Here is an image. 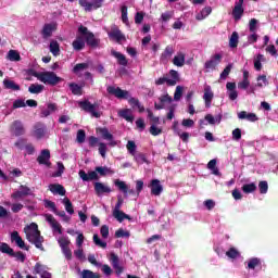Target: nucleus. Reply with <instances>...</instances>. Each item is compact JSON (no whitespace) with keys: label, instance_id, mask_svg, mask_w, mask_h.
<instances>
[{"label":"nucleus","instance_id":"obj_11","mask_svg":"<svg viewBox=\"0 0 278 278\" xmlns=\"http://www.w3.org/2000/svg\"><path fill=\"white\" fill-rule=\"evenodd\" d=\"M93 188L97 197H103V194H110L112 192V188L103 182H94Z\"/></svg>","mask_w":278,"mask_h":278},{"label":"nucleus","instance_id":"obj_22","mask_svg":"<svg viewBox=\"0 0 278 278\" xmlns=\"http://www.w3.org/2000/svg\"><path fill=\"white\" fill-rule=\"evenodd\" d=\"M46 220L51 225L53 231H58V233H62V225L58 223L53 215H46Z\"/></svg>","mask_w":278,"mask_h":278},{"label":"nucleus","instance_id":"obj_5","mask_svg":"<svg viewBox=\"0 0 278 278\" xmlns=\"http://www.w3.org/2000/svg\"><path fill=\"white\" fill-rule=\"evenodd\" d=\"M223 62V54L216 53L204 63L205 73H211V71H216L218 64Z\"/></svg>","mask_w":278,"mask_h":278},{"label":"nucleus","instance_id":"obj_48","mask_svg":"<svg viewBox=\"0 0 278 278\" xmlns=\"http://www.w3.org/2000/svg\"><path fill=\"white\" fill-rule=\"evenodd\" d=\"M62 203L63 205H65V211L67 212V214H71V215L75 214V210L73 208V203L68 198H64Z\"/></svg>","mask_w":278,"mask_h":278},{"label":"nucleus","instance_id":"obj_3","mask_svg":"<svg viewBox=\"0 0 278 278\" xmlns=\"http://www.w3.org/2000/svg\"><path fill=\"white\" fill-rule=\"evenodd\" d=\"M78 106L84 110V112L91 114L93 118H101V112L97 111L99 110L98 103L92 104L90 101L84 100L78 102Z\"/></svg>","mask_w":278,"mask_h":278},{"label":"nucleus","instance_id":"obj_6","mask_svg":"<svg viewBox=\"0 0 278 278\" xmlns=\"http://www.w3.org/2000/svg\"><path fill=\"white\" fill-rule=\"evenodd\" d=\"M37 162L45 168H51V151L49 149L42 150L37 157Z\"/></svg>","mask_w":278,"mask_h":278},{"label":"nucleus","instance_id":"obj_12","mask_svg":"<svg viewBox=\"0 0 278 278\" xmlns=\"http://www.w3.org/2000/svg\"><path fill=\"white\" fill-rule=\"evenodd\" d=\"M110 262L117 277H121V275H123V266H121V260L118 258V255H116L115 253H111Z\"/></svg>","mask_w":278,"mask_h":278},{"label":"nucleus","instance_id":"obj_51","mask_svg":"<svg viewBox=\"0 0 278 278\" xmlns=\"http://www.w3.org/2000/svg\"><path fill=\"white\" fill-rule=\"evenodd\" d=\"M126 149L130 155H135V153H138L136 152V149H138V147L136 146L135 141L129 140L126 144Z\"/></svg>","mask_w":278,"mask_h":278},{"label":"nucleus","instance_id":"obj_7","mask_svg":"<svg viewBox=\"0 0 278 278\" xmlns=\"http://www.w3.org/2000/svg\"><path fill=\"white\" fill-rule=\"evenodd\" d=\"M103 4V0H79V5L85 8V12H92V10H99Z\"/></svg>","mask_w":278,"mask_h":278},{"label":"nucleus","instance_id":"obj_21","mask_svg":"<svg viewBox=\"0 0 278 278\" xmlns=\"http://www.w3.org/2000/svg\"><path fill=\"white\" fill-rule=\"evenodd\" d=\"M49 190L52 194H60V197H64L66 194V189H64V186L60 184L49 185Z\"/></svg>","mask_w":278,"mask_h":278},{"label":"nucleus","instance_id":"obj_26","mask_svg":"<svg viewBox=\"0 0 278 278\" xmlns=\"http://www.w3.org/2000/svg\"><path fill=\"white\" fill-rule=\"evenodd\" d=\"M49 51L50 53H52V55H54V58H58V55H60L61 53L60 42H58V40L55 39H51L49 45Z\"/></svg>","mask_w":278,"mask_h":278},{"label":"nucleus","instance_id":"obj_46","mask_svg":"<svg viewBox=\"0 0 278 278\" xmlns=\"http://www.w3.org/2000/svg\"><path fill=\"white\" fill-rule=\"evenodd\" d=\"M47 136V126L37 124L36 138H45Z\"/></svg>","mask_w":278,"mask_h":278},{"label":"nucleus","instance_id":"obj_36","mask_svg":"<svg viewBox=\"0 0 278 278\" xmlns=\"http://www.w3.org/2000/svg\"><path fill=\"white\" fill-rule=\"evenodd\" d=\"M113 216L118 220V223H123L125 219L131 220V217L123 211H113Z\"/></svg>","mask_w":278,"mask_h":278},{"label":"nucleus","instance_id":"obj_15","mask_svg":"<svg viewBox=\"0 0 278 278\" xmlns=\"http://www.w3.org/2000/svg\"><path fill=\"white\" fill-rule=\"evenodd\" d=\"M169 103H173V98L170 96L165 94L159 98V102L154 103L155 110H164L166 105H169Z\"/></svg>","mask_w":278,"mask_h":278},{"label":"nucleus","instance_id":"obj_54","mask_svg":"<svg viewBox=\"0 0 278 278\" xmlns=\"http://www.w3.org/2000/svg\"><path fill=\"white\" fill-rule=\"evenodd\" d=\"M226 255H227V257H230V260H236L240 255V252H238V250H236V248H230L226 252Z\"/></svg>","mask_w":278,"mask_h":278},{"label":"nucleus","instance_id":"obj_49","mask_svg":"<svg viewBox=\"0 0 278 278\" xmlns=\"http://www.w3.org/2000/svg\"><path fill=\"white\" fill-rule=\"evenodd\" d=\"M256 87L257 88H264V86H268V78H266V75H260L256 78Z\"/></svg>","mask_w":278,"mask_h":278},{"label":"nucleus","instance_id":"obj_42","mask_svg":"<svg viewBox=\"0 0 278 278\" xmlns=\"http://www.w3.org/2000/svg\"><path fill=\"white\" fill-rule=\"evenodd\" d=\"M128 103L131 105V108H137L140 113L144 112V106L140 103V100L136 98H129Z\"/></svg>","mask_w":278,"mask_h":278},{"label":"nucleus","instance_id":"obj_32","mask_svg":"<svg viewBox=\"0 0 278 278\" xmlns=\"http://www.w3.org/2000/svg\"><path fill=\"white\" fill-rule=\"evenodd\" d=\"M31 190L28 187L21 186L20 190L12 194L13 199H21V197H27Z\"/></svg>","mask_w":278,"mask_h":278},{"label":"nucleus","instance_id":"obj_64","mask_svg":"<svg viewBox=\"0 0 278 278\" xmlns=\"http://www.w3.org/2000/svg\"><path fill=\"white\" fill-rule=\"evenodd\" d=\"M150 134L152 136H160V134H162V128L155 126V124H152L150 127Z\"/></svg>","mask_w":278,"mask_h":278},{"label":"nucleus","instance_id":"obj_47","mask_svg":"<svg viewBox=\"0 0 278 278\" xmlns=\"http://www.w3.org/2000/svg\"><path fill=\"white\" fill-rule=\"evenodd\" d=\"M89 66L90 64L88 63H78L74 66L73 73H75V75H79L83 71L88 70Z\"/></svg>","mask_w":278,"mask_h":278},{"label":"nucleus","instance_id":"obj_9","mask_svg":"<svg viewBox=\"0 0 278 278\" xmlns=\"http://www.w3.org/2000/svg\"><path fill=\"white\" fill-rule=\"evenodd\" d=\"M244 0H236L235 8L232 9V16L235 21H240L242 14H244Z\"/></svg>","mask_w":278,"mask_h":278},{"label":"nucleus","instance_id":"obj_13","mask_svg":"<svg viewBox=\"0 0 278 278\" xmlns=\"http://www.w3.org/2000/svg\"><path fill=\"white\" fill-rule=\"evenodd\" d=\"M24 232L26 233L27 240L30 241L31 244H36V223L26 226Z\"/></svg>","mask_w":278,"mask_h":278},{"label":"nucleus","instance_id":"obj_24","mask_svg":"<svg viewBox=\"0 0 278 278\" xmlns=\"http://www.w3.org/2000/svg\"><path fill=\"white\" fill-rule=\"evenodd\" d=\"M72 47L75 51H81V49L86 47V40H84V36L78 35L76 39L73 41Z\"/></svg>","mask_w":278,"mask_h":278},{"label":"nucleus","instance_id":"obj_40","mask_svg":"<svg viewBox=\"0 0 278 278\" xmlns=\"http://www.w3.org/2000/svg\"><path fill=\"white\" fill-rule=\"evenodd\" d=\"M7 60H10V62H21V54L16 50H10L7 54Z\"/></svg>","mask_w":278,"mask_h":278},{"label":"nucleus","instance_id":"obj_20","mask_svg":"<svg viewBox=\"0 0 278 278\" xmlns=\"http://www.w3.org/2000/svg\"><path fill=\"white\" fill-rule=\"evenodd\" d=\"M11 131L14 136H23L25 134V128L23 127V123L21 121H15L11 125Z\"/></svg>","mask_w":278,"mask_h":278},{"label":"nucleus","instance_id":"obj_45","mask_svg":"<svg viewBox=\"0 0 278 278\" xmlns=\"http://www.w3.org/2000/svg\"><path fill=\"white\" fill-rule=\"evenodd\" d=\"M80 277H81V278H101V275H99L98 273H93V271L90 270V269H84V270L80 273Z\"/></svg>","mask_w":278,"mask_h":278},{"label":"nucleus","instance_id":"obj_58","mask_svg":"<svg viewBox=\"0 0 278 278\" xmlns=\"http://www.w3.org/2000/svg\"><path fill=\"white\" fill-rule=\"evenodd\" d=\"M76 140L79 144H83V142H86V131L84 129H79L77 131Z\"/></svg>","mask_w":278,"mask_h":278},{"label":"nucleus","instance_id":"obj_17","mask_svg":"<svg viewBox=\"0 0 278 278\" xmlns=\"http://www.w3.org/2000/svg\"><path fill=\"white\" fill-rule=\"evenodd\" d=\"M173 53H175V48H173V46H167L160 56L162 64H167L168 60L173 58Z\"/></svg>","mask_w":278,"mask_h":278},{"label":"nucleus","instance_id":"obj_19","mask_svg":"<svg viewBox=\"0 0 278 278\" xmlns=\"http://www.w3.org/2000/svg\"><path fill=\"white\" fill-rule=\"evenodd\" d=\"M226 88L228 99H230V101H236V99H238V90H236V83H227Z\"/></svg>","mask_w":278,"mask_h":278},{"label":"nucleus","instance_id":"obj_57","mask_svg":"<svg viewBox=\"0 0 278 278\" xmlns=\"http://www.w3.org/2000/svg\"><path fill=\"white\" fill-rule=\"evenodd\" d=\"M258 190L261 194H266V192H268V182L266 180L260 181Z\"/></svg>","mask_w":278,"mask_h":278},{"label":"nucleus","instance_id":"obj_59","mask_svg":"<svg viewBox=\"0 0 278 278\" xmlns=\"http://www.w3.org/2000/svg\"><path fill=\"white\" fill-rule=\"evenodd\" d=\"M130 233L128 230H125L123 228H119L118 230H116L115 232V237L116 238H129Z\"/></svg>","mask_w":278,"mask_h":278},{"label":"nucleus","instance_id":"obj_16","mask_svg":"<svg viewBox=\"0 0 278 278\" xmlns=\"http://www.w3.org/2000/svg\"><path fill=\"white\" fill-rule=\"evenodd\" d=\"M213 99H214V91H212V87L210 85H206L204 87V94H203L205 108H211Z\"/></svg>","mask_w":278,"mask_h":278},{"label":"nucleus","instance_id":"obj_8","mask_svg":"<svg viewBox=\"0 0 278 278\" xmlns=\"http://www.w3.org/2000/svg\"><path fill=\"white\" fill-rule=\"evenodd\" d=\"M106 92L113 94L116 99H129V91L123 90L121 87L109 86Z\"/></svg>","mask_w":278,"mask_h":278},{"label":"nucleus","instance_id":"obj_55","mask_svg":"<svg viewBox=\"0 0 278 278\" xmlns=\"http://www.w3.org/2000/svg\"><path fill=\"white\" fill-rule=\"evenodd\" d=\"M58 242L61 249H66L71 244V240L68 239V237H60Z\"/></svg>","mask_w":278,"mask_h":278},{"label":"nucleus","instance_id":"obj_43","mask_svg":"<svg viewBox=\"0 0 278 278\" xmlns=\"http://www.w3.org/2000/svg\"><path fill=\"white\" fill-rule=\"evenodd\" d=\"M3 86L7 88V90H21V86L10 79H4Z\"/></svg>","mask_w":278,"mask_h":278},{"label":"nucleus","instance_id":"obj_44","mask_svg":"<svg viewBox=\"0 0 278 278\" xmlns=\"http://www.w3.org/2000/svg\"><path fill=\"white\" fill-rule=\"evenodd\" d=\"M256 190H257V185H255V182L245 184L242 186V191L245 194H251V192H255Z\"/></svg>","mask_w":278,"mask_h":278},{"label":"nucleus","instance_id":"obj_39","mask_svg":"<svg viewBox=\"0 0 278 278\" xmlns=\"http://www.w3.org/2000/svg\"><path fill=\"white\" fill-rule=\"evenodd\" d=\"M114 185L116 186V188H118V190H121V192H123L124 194H127V192H129V187L127 186V184L121 179H116L114 181Z\"/></svg>","mask_w":278,"mask_h":278},{"label":"nucleus","instance_id":"obj_18","mask_svg":"<svg viewBox=\"0 0 278 278\" xmlns=\"http://www.w3.org/2000/svg\"><path fill=\"white\" fill-rule=\"evenodd\" d=\"M109 38L111 40H115L117 42H123V40H126L125 35L118 29V27H113L111 31L109 33Z\"/></svg>","mask_w":278,"mask_h":278},{"label":"nucleus","instance_id":"obj_30","mask_svg":"<svg viewBox=\"0 0 278 278\" xmlns=\"http://www.w3.org/2000/svg\"><path fill=\"white\" fill-rule=\"evenodd\" d=\"M173 64L178 67L184 66V64H186V54L178 52L173 59Z\"/></svg>","mask_w":278,"mask_h":278},{"label":"nucleus","instance_id":"obj_34","mask_svg":"<svg viewBox=\"0 0 278 278\" xmlns=\"http://www.w3.org/2000/svg\"><path fill=\"white\" fill-rule=\"evenodd\" d=\"M132 157L137 164H149V161L147 160V154L142 152H137L132 154Z\"/></svg>","mask_w":278,"mask_h":278},{"label":"nucleus","instance_id":"obj_37","mask_svg":"<svg viewBox=\"0 0 278 278\" xmlns=\"http://www.w3.org/2000/svg\"><path fill=\"white\" fill-rule=\"evenodd\" d=\"M177 125H179V124L177 122H175L174 126H173L174 131L177 132V136H179V138L182 140V142H188V138H190V135L188 132H181V130L179 129V127Z\"/></svg>","mask_w":278,"mask_h":278},{"label":"nucleus","instance_id":"obj_63","mask_svg":"<svg viewBox=\"0 0 278 278\" xmlns=\"http://www.w3.org/2000/svg\"><path fill=\"white\" fill-rule=\"evenodd\" d=\"M249 30L251 31V34H255V31H257V20L255 18L250 20Z\"/></svg>","mask_w":278,"mask_h":278},{"label":"nucleus","instance_id":"obj_60","mask_svg":"<svg viewBox=\"0 0 278 278\" xmlns=\"http://www.w3.org/2000/svg\"><path fill=\"white\" fill-rule=\"evenodd\" d=\"M70 90L74 93V94H81V86L72 83L70 84Z\"/></svg>","mask_w":278,"mask_h":278},{"label":"nucleus","instance_id":"obj_25","mask_svg":"<svg viewBox=\"0 0 278 278\" xmlns=\"http://www.w3.org/2000/svg\"><path fill=\"white\" fill-rule=\"evenodd\" d=\"M100 134L104 140H110V147H116V141H114V136L110 134L108 128H100Z\"/></svg>","mask_w":278,"mask_h":278},{"label":"nucleus","instance_id":"obj_33","mask_svg":"<svg viewBox=\"0 0 278 278\" xmlns=\"http://www.w3.org/2000/svg\"><path fill=\"white\" fill-rule=\"evenodd\" d=\"M205 121H207L210 125H220V121H223V115L219 114L214 117L212 114H206Z\"/></svg>","mask_w":278,"mask_h":278},{"label":"nucleus","instance_id":"obj_2","mask_svg":"<svg viewBox=\"0 0 278 278\" xmlns=\"http://www.w3.org/2000/svg\"><path fill=\"white\" fill-rule=\"evenodd\" d=\"M36 77L37 79H39V81H42V84H46L47 86H58V84L62 81V78H60L53 72H42V73L36 74Z\"/></svg>","mask_w":278,"mask_h":278},{"label":"nucleus","instance_id":"obj_50","mask_svg":"<svg viewBox=\"0 0 278 278\" xmlns=\"http://www.w3.org/2000/svg\"><path fill=\"white\" fill-rule=\"evenodd\" d=\"M262 263L260 262V258L254 257V258H250L248 262V268L250 270H255V268H257V266H260Z\"/></svg>","mask_w":278,"mask_h":278},{"label":"nucleus","instance_id":"obj_38","mask_svg":"<svg viewBox=\"0 0 278 278\" xmlns=\"http://www.w3.org/2000/svg\"><path fill=\"white\" fill-rule=\"evenodd\" d=\"M239 40H240V36L238 35V31H233L229 38L230 49H237Z\"/></svg>","mask_w":278,"mask_h":278},{"label":"nucleus","instance_id":"obj_28","mask_svg":"<svg viewBox=\"0 0 278 278\" xmlns=\"http://www.w3.org/2000/svg\"><path fill=\"white\" fill-rule=\"evenodd\" d=\"M118 116L127 121V123H134V114L131 113L130 109L118 111Z\"/></svg>","mask_w":278,"mask_h":278},{"label":"nucleus","instance_id":"obj_27","mask_svg":"<svg viewBox=\"0 0 278 278\" xmlns=\"http://www.w3.org/2000/svg\"><path fill=\"white\" fill-rule=\"evenodd\" d=\"M11 242H15L16 247L20 249H25V241H23V238H21L18 231H13L11 233Z\"/></svg>","mask_w":278,"mask_h":278},{"label":"nucleus","instance_id":"obj_61","mask_svg":"<svg viewBox=\"0 0 278 278\" xmlns=\"http://www.w3.org/2000/svg\"><path fill=\"white\" fill-rule=\"evenodd\" d=\"M181 94H184V87L177 86L174 93V100L179 101L181 99Z\"/></svg>","mask_w":278,"mask_h":278},{"label":"nucleus","instance_id":"obj_31","mask_svg":"<svg viewBox=\"0 0 278 278\" xmlns=\"http://www.w3.org/2000/svg\"><path fill=\"white\" fill-rule=\"evenodd\" d=\"M36 273L40 275L41 278H51L52 275L47 270V267L40 265L39 263L36 264Z\"/></svg>","mask_w":278,"mask_h":278},{"label":"nucleus","instance_id":"obj_35","mask_svg":"<svg viewBox=\"0 0 278 278\" xmlns=\"http://www.w3.org/2000/svg\"><path fill=\"white\" fill-rule=\"evenodd\" d=\"M212 14V7H205L201 10L200 13L197 14L195 18L197 21H203L204 18H207Z\"/></svg>","mask_w":278,"mask_h":278},{"label":"nucleus","instance_id":"obj_52","mask_svg":"<svg viewBox=\"0 0 278 278\" xmlns=\"http://www.w3.org/2000/svg\"><path fill=\"white\" fill-rule=\"evenodd\" d=\"M0 251L1 253H7V255H14V250L8 243H1Z\"/></svg>","mask_w":278,"mask_h":278},{"label":"nucleus","instance_id":"obj_14","mask_svg":"<svg viewBox=\"0 0 278 278\" xmlns=\"http://www.w3.org/2000/svg\"><path fill=\"white\" fill-rule=\"evenodd\" d=\"M150 188H151V194H153L154 197H160V194L164 192V187L157 179L151 180Z\"/></svg>","mask_w":278,"mask_h":278},{"label":"nucleus","instance_id":"obj_1","mask_svg":"<svg viewBox=\"0 0 278 278\" xmlns=\"http://www.w3.org/2000/svg\"><path fill=\"white\" fill-rule=\"evenodd\" d=\"M78 175L83 181H99V175L100 177H105L108 175H114V169L112 167L108 166H97L96 170L88 172L80 169L78 172Z\"/></svg>","mask_w":278,"mask_h":278},{"label":"nucleus","instance_id":"obj_62","mask_svg":"<svg viewBox=\"0 0 278 278\" xmlns=\"http://www.w3.org/2000/svg\"><path fill=\"white\" fill-rule=\"evenodd\" d=\"M98 151H99L101 157L105 159V153H108V144L100 142Z\"/></svg>","mask_w":278,"mask_h":278},{"label":"nucleus","instance_id":"obj_29","mask_svg":"<svg viewBox=\"0 0 278 278\" xmlns=\"http://www.w3.org/2000/svg\"><path fill=\"white\" fill-rule=\"evenodd\" d=\"M169 77L172 78H168L167 86H177V83H179V72L170 70Z\"/></svg>","mask_w":278,"mask_h":278},{"label":"nucleus","instance_id":"obj_56","mask_svg":"<svg viewBox=\"0 0 278 278\" xmlns=\"http://www.w3.org/2000/svg\"><path fill=\"white\" fill-rule=\"evenodd\" d=\"M231 68H233L232 64H228L224 71L220 73L219 78L220 79H227V77H229V73H231Z\"/></svg>","mask_w":278,"mask_h":278},{"label":"nucleus","instance_id":"obj_53","mask_svg":"<svg viewBox=\"0 0 278 278\" xmlns=\"http://www.w3.org/2000/svg\"><path fill=\"white\" fill-rule=\"evenodd\" d=\"M93 242L97 247L101 249H106L108 243L99 238V235H93Z\"/></svg>","mask_w":278,"mask_h":278},{"label":"nucleus","instance_id":"obj_10","mask_svg":"<svg viewBox=\"0 0 278 278\" xmlns=\"http://www.w3.org/2000/svg\"><path fill=\"white\" fill-rule=\"evenodd\" d=\"M56 29H58V24L54 22L45 24L41 30L42 38H45V40H47V38H51V36H53V31H55Z\"/></svg>","mask_w":278,"mask_h":278},{"label":"nucleus","instance_id":"obj_4","mask_svg":"<svg viewBox=\"0 0 278 278\" xmlns=\"http://www.w3.org/2000/svg\"><path fill=\"white\" fill-rule=\"evenodd\" d=\"M78 34L86 39V42L89 47H99V39L94 38V34L88 30L86 26L78 27Z\"/></svg>","mask_w":278,"mask_h":278},{"label":"nucleus","instance_id":"obj_23","mask_svg":"<svg viewBox=\"0 0 278 278\" xmlns=\"http://www.w3.org/2000/svg\"><path fill=\"white\" fill-rule=\"evenodd\" d=\"M111 55H113V58H115L117 60V64H119V66H127L128 61H127V58L125 56V54H123L116 50H112Z\"/></svg>","mask_w":278,"mask_h":278},{"label":"nucleus","instance_id":"obj_41","mask_svg":"<svg viewBox=\"0 0 278 278\" xmlns=\"http://www.w3.org/2000/svg\"><path fill=\"white\" fill-rule=\"evenodd\" d=\"M262 62H266L264 54H257L254 58V68L255 71H262Z\"/></svg>","mask_w":278,"mask_h":278}]
</instances>
